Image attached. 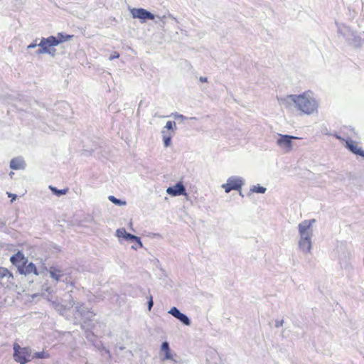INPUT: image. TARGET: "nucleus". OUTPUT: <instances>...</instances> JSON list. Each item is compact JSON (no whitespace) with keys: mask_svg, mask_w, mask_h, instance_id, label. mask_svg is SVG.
Instances as JSON below:
<instances>
[{"mask_svg":"<svg viewBox=\"0 0 364 364\" xmlns=\"http://www.w3.org/2000/svg\"><path fill=\"white\" fill-rule=\"evenodd\" d=\"M280 104L289 107L294 106L299 111L305 114H312L317 111L318 102L311 92H304L301 95H290L281 98Z\"/></svg>","mask_w":364,"mask_h":364,"instance_id":"1","label":"nucleus"},{"mask_svg":"<svg viewBox=\"0 0 364 364\" xmlns=\"http://www.w3.org/2000/svg\"><path fill=\"white\" fill-rule=\"evenodd\" d=\"M338 34L341 35L347 43L353 47H360L363 38L360 33L354 32L350 27L336 23Z\"/></svg>","mask_w":364,"mask_h":364,"instance_id":"2","label":"nucleus"},{"mask_svg":"<svg viewBox=\"0 0 364 364\" xmlns=\"http://www.w3.org/2000/svg\"><path fill=\"white\" fill-rule=\"evenodd\" d=\"M316 222L315 219L305 220L298 225L300 238L311 239L313 235L312 225Z\"/></svg>","mask_w":364,"mask_h":364,"instance_id":"3","label":"nucleus"},{"mask_svg":"<svg viewBox=\"0 0 364 364\" xmlns=\"http://www.w3.org/2000/svg\"><path fill=\"white\" fill-rule=\"evenodd\" d=\"M244 184V181L239 176H231L228 178L226 183L222 185L225 192L228 193L232 190L239 191Z\"/></svg>","mask_w":364,"mask_h":364,"instance_id":"4","label":"nucleus"},{"mask_svg":"<svg viewBox=\"0 0 364 364\" xmlns=\"http://www.w3.org/2000/svg\"><path fill=\"white\" fill-rule=\"evenodd\" d=\"M298 137L288 134H278L277 145L282 149L285 152H289L293 147V139H297Z\"/></svg>","mask_w":364,"mask_h":364,"instance_id":"5","label":"nucleus"},{"mask_svg":"<svg viewBox=\"0 0 364 364\" xmlns=\"http://www.w3.org/2000/svg\"><path fill=\"white\" fill-rule=\"evenodd\" d=\"M130 13L132 18H139L141 23H144L147 20H153L155 18L152 13L143 8H133L130 9Z\"/></svg>","mask_w":364,"mask_h":364,"instance_id":"6","label":"nucleus"},{"mask_svg":"<svg viewBox=\"0 0 364 364\" xmlns=\"http://www.w3.org/2000/svg\"><path fill=\"white\" fill-rule=\"evenodd\" d=\"M31 354V349L28 347L20 349L16 353H14V360L20 364H25L30 361V356Z\"/></svg>","mask_w":364,"mask_h":364,"instance_id":"7","label":"nucleus"},{"mask_svg":"<svg viewBox=\"0 0 364 364\" xmlns=\"http://www.w3.org/2000/svg\"><path fill=\"white\" fill-rule=\"evenodd\" d=\"M168 313L178 319L185 326H190L191 324V319L188 317V316L181 313L176 306L171 308Z\"/></svg>","mask_w":364,"mask_h":364,"instance_id":"8","label":"nucleus"},{"mask_svg":"<svg viewBox=\"0 0 364 364\" xmlns=\"http://www.w3.org/2000/svg\"><path fill=\"white\" fill-rule=\"evenodd\" d=\"M166 193L172 196H186V188L181 181L176 183L173 186L166 189Z\"/></svg>","mask_w":364,"mask_h":364,"instance_id":"9","label":"nucleus"},{"mask_svg":"<svg viewBox=\"0 0 364 364\" xmlns=\"http://www.w3.org/2000/svg\"><path fill=\"white\" fill-rule=\"evenodd\" d=\"M10 261L14 265L17 267L18 271L23 264L28 263V259L20 251L12 255Z\"/></svg>","mask_w":364,"mask_h":364,"instance_id":"10","label":"nucleus"},{"mask_svg":"<svg viewBox=\"0 0 364 364\" xmlns=\"http://www.w3.org/2000/svg\"><path fill=\"white\" fill-rule=\"evenodd\" d=\"M161 354L163 353V356H161V360L162 361H165L166 360H171L176 362V360L173 358V355L171 351L169 343L167 341H164L161 343Z\"/></svg>","mask_w":364,"mask_h":364,"instance_id":"11","label":"nucleus"},{"mask_svg":"<svg viewBox=\"0 0 364 364\" xmlns=\"http://www.w3.org/2000/svg\"><path fill=\"white\" fill-rule=\"evenodd\" d=\"M19 273L21 274H29L33 273L36 275H39L40 272L38 271L36 266L33 262L26 263L23 264L21 269H19Z\"/></svg>","mask_w":364,"mask_h":364,"instance_id":"12","label":"nucleus"},{"mask_svg":"<svg viewBox=\"0 0 364 364\" xmlns=\"http://www.w3.org/2000/svg\"><path fill=\"white\" fill-rule=\"evenodd\" d=\"M75 309L76 311L86 319L90 320L95 315L92 311H90L88 308L85 307L83 304H77Z\"/></svg>","mask_w":364,"mask_h":364,"instance_id":"13","label":"nucleus"},{"mask_svg":"<svg viewBox=\"0 0 364 364\" xmlns=\"http://www.w3.org/2000/svg\"><path fill=\"white\" fill-rule=\"evenodd\" d=\"M346 148L353 154L360 156L364 159V150L361 147H358L352 140L346 141Z\"/></svg>","mask_w":364,"mask_h":364,"instance_id":"14","label":"nucleus"},{"mask_svg":"<svg viewBox=\"0 0 364 364\" xmlns=\"http://www.w3.org/2000/svg\"><path fill=\"white\" fill-rule=\"evenodd\" d=\"M341 249L343 250V251L338 255L339 263L342 268H346L350 258V253L349 251L346 250L345 247L343 248L341 247Z\"/></svg>","mask_w":364,"mask_h":364,"instance_id":"15","label":"nucleus"},{"mask_svg":"<svg viewBox=\"0 0 364 364\" xmlns=\"http://www.w3.org/2000/svg\"><path fill=\"white\" fill-rule=\"evenodd\" d=\"M299 247L304 253H310L312 248L311 239L300 238Z\"/></svg>","mask_w":364,"mask_h":364,"instance_id":"16","label":"nucleus"},{"mask_svg":"<svg viewBox=\"0 0 364 364\" xmlns=\"http://www.w3.org/2000/svg\"><path fill=\"white\" fill-rule=\"evenodd\" d=\"M47 270V268H46ZM50 276L52 279H53L56 282L61 280V277L63 276V271L56 267H50L49 269H48Z\"/></svg>","mask_w":364,"mask_h":364,"instance_id":"17","label":"nucleus"},{"mask_svg":"<svg viewBox=\"0 0 364 364\" xmlns=\"http://www.w3.org/2000/svg\"><path fill=\"white\" fill-rule=\"evenodd\" d=\"M10 168L14 170H21L26 168V163L23 158H14L10 161Z\"/></svg>","mask_w":364,"mask_h":364,"instance_id":"18","label":"nucleus"},{"mask_svg":"<svg viewBox=\"0 0 364 364\" xmlns=\"http://www.w3.org/2000/svg\"><path fill=\"white\" fill-rule=\"evenodd\" d=\"M74 305L75 302L73 300H70L66 305L53 302L55 309L58 311L60 315H64L65 310L72 308Z\"/></svg>","mask_w":364,"mask_h":364,"instance_id":"19","label":"nucleus"},{"mask_svg":"<svg viewBox=\"0 0 364 364\" xmlns=\"http://www.w3.org/2000/svg\"><path fill=\"white\" fill-rule=\"evenodd\" d=\"M116 235L118 237H123L126 240H129L132 239H136V236H135L131 233L127 232V231L124 228L117 229L116 231Z\"/></svg>","mask_w":364,"mask_h":364,"instance_id":"20","label":"nucleus"},{"mask_svg":"<svg viewBox=\"0 0 364 364\" xmlns=\"http://www.w3.org/2000/svg\"><path fill=\"white\" fill-rule=\"evenodd\" d=\"M163 135V141L165 147H168L171 143L172 134L171 132L167 133L164 129L161 131Z\"/></svg>","mask_w":364,"mask_h":364,"instance_id":"21","label":"nucleus"},{"mask_svg":"<svg viewBox=\"0 0 364 364\" xmlns=\"http://www.w3.org/2000/svg\"><path fill=\"white\" fill-rule=\"evenodd\" d=\"M46 42L49 47L56 46L59 45V41H58L56 36H50L48 38H43V42Z\"/></svg>","mask_w":364,"mask_h":364,"instance_id":"22","label":"nucleus"},{"mask_svg":"<svg viewBox=\"0 0 364 364\" xmlns=\"http://www.w3.org/2000/svg\"><path fill=\"white\" fill-rule=\"evenodd\" d=\"M73 36L64 34L63 33H58L56 36L58 41H59V44L65 41L70 40Z\"/></svg>","mask_w":364,"mask_h":364,"instance_id":"23","label":"nucleus"},{"mask_svg":"<svg viewBox=\"0 0 364 364\" xmlns=\"http://www.w3.org/2000/svg\"><path fill=\"white\" fill-rule=\"evenodd\" d=\"M266 191H267L266 188L261 186L259 185L252 186L250 190V191L251 193H264L266 192Z\"/></svg>","mask_w":364,"mask_h":364,"instance_id":"24","label":"nucleus"},{"mask_svg":"<svg viewBox=\"0 0 364 364\" xmlns=\"http://www.w3.org/2000/svg\"><path fill=\"white\" fill-rule=\"evenodd\" d=\"M49 188L51 190V191L53 194H55L58 196L65 195L68 191V189H60H60H58L57 188L53 187L52 186H50Z\"/></svg>","mask_w":364,"mask_h":364,"instance_id":"25","label":"nucleus"},{"mask_svg":"<svg viewBox=\"0 0 364 364\" xmlns=\"http://www.w3.org/2000/svg\"><path fill=\"white\" fill-rule=\"evenodd\" d=\"M41 49H45L46 53L54 55V53H51V50L49 49L48 45L44 41L43 38L41 40L40 43L38 44Z\"/></svg>","mask_w":364,"mask_h":364,"instance_id":"26","label":"nucleus"},{"mask_svg":"<svg viewBox=\"0 0 364 364\" xmlns=\"http://www.w3.org/2000/svg\"><path fill=\"white\" fill-rule=\"evenodd\" d=\"M108 199L112 202L115 205H119V206H122V205H126V201L124 200H121L120 199H118L117 198H115L114 196H109L108 197Z\"/></svg>","mask_w":364,"mask_h":364,"instance_id":"27","label":"nucleus"},{"mask_svg":"<svg viewBox=\"0 0 364 364\" xmlns=\"http://www.w3.org/2000/svg\"><path fill=\"white\" fill-rule=\"evenodd\" d=\"M164 129H166L171 132H174V130L176 129V122L173 121H168L164 127Z\"/></svg>","mask_w":364,"mask_h":364,"instance_id":"28","label":"nucleus"},{"mask_svg":"<svg viewBox=\"0 0 364 364\" xmlns=\"http://www.w3.org/2000/svg\"><path fill=\"white\" fill-rule=\"evenodd\" d=\"M33 358L38 359H45L49 358V354L44 351L36 352L33 354Z\"/></svg>","mask_w":364,"mask_h":364,"instance_id":"29","label":"nucleus"},{"mask_svg":"<svg viewBox=\"0 0 364 364\" xmlns=\"http://www.w3.org/2000/svg\"><path fill=\"white\" fill-rule=\"evenodd\" d=\"M171 117H173L174 119H179V120H181V122H183V120H185V119H188L186 116H184V115H183V114H179V113H177V112H176V113H172V114H171Z\"/></svg>","mask_w":364,"mask_h":364,"instance_id":"30","label":"nucleus"},{"mask_svg":"<svg viewBox=\"0 0 364 364\" xmlns=\"http://www.w3.org/2000/svg\"><path fill=\"white\" fill-rule=\"evenodd\" d=\"M8 276L11 277V273L6 268L0 267V278H4Z\"/></svg>","mask_w":364,"mask_h":364,"instance_id":"31","label":"nucleus"},{"mask_svg":"<svg viewBox=\"0 0 364 364\" xmlns=\"http://www.w3.org/2000/svg\"><path fill=\"white\" fill-rule=\"evenodd\" d=\"M153 305H154L153 298H152V296L150 295L149 298V301H148L149 311H150L151 309V308L153 307Z\"/></svg>","mask_w":364,"mask_h":364,"instance_id":"32","label":"nucleus"},{"mask_svg":"<svg viewBox=\"0 0 364 364\" xmlns=\"http://www.w3.org/2000/svg\"><path fill=\"white\" fill-rule=\"evenodd\" d=\"M283 323H284V320H280V321L277 320L275 321V327L279 328L283 326Z\"/></svg>","mask_w":364,"mask_h":364,"instance_id":"33","label":"nucleus"},{"mask_svg":"<svg viewBox=\"0 0 364 364\" xmlns=\"http://www.w3.org/2000/svg\"><path fill=\"white\" fill-rule=\"evenodd\" d=\"M7 194H8V196H9V198H11V203H13V202H14V200H15L16 199V197H17V196H16V194H13V193H9V192L7 193Z\"/></svg>","mask_w":364,"mask_h":364,"instance_id":"34","label":"nucleus"},{"mask_svg":"<svg viewBox=\"0 0 364 364\" xmlns=\"http://www.w3.org/2000/svg\"><path fill=\"white\" fill-rule=\"evenodd\" d=\"M22 348H21L18 344H14V353H16L17 352H18L20 350V349H22Z\"/></svg>","mask_w":364,"mask_h":364,"instance_id":"35","label":"nucleus"},{"mask_svg":"<svg viewBox=\"0 0 364 364\" xmlns=\"http://www.w3.org/2000/svg\"><path fill=\"white\" fill-rule=\"evenodd\" d=\"M129 241H134L138 243V245L141 247L142 246V243L141 242V239L136 236V239H132V240H129Z\"/></svg>","mask_w":364,"mask_h":364,"instance_id":"36","label":"nucleus"},{"mask_svg":"<svg viewBox=\"0 0 364 364\" xmlns=\"http://www.w3.org/2000/svg\"><path fill=\"white\" fill-rule=\"evenodd\" d=\"M119 57V53H116V52H115L113 55H110V57L109 58V59L110 60H114V59H115V58H118Z\"/></svg>","mask_w":364,"mask_h":364,"instance_id":"37","label":"nucleus"},{"mask_svg":"<svg viewBox=\"0 0 364 364\" xmlns=\"http://www.w3.org/2000/svg\"><path fill=\"white\" fill-rule=\"evenodd\" d=\"M43 290L48 292V294H51L53 291V289L50 287H45L44 286H43Z\"/></svg>","mask_w":364,"mask_h":364,"instance_id":"38","label":"nucleus"},{"mask_svg":"<svg viewBox=\"0 0 364 364\" xmlns=\"http://www.w3.org/2000/svg\"><path fill=\"white\" fill-rule=\"evenodd\" d=\"M36 41H37V40H36ZM38 43H36V42L33 43H31L30 45L28 46L27 48L28 49H31V48H36V46H38Z\"/></svg>","mask_w":364,"mask_h":364,"instance_id":"39","label":"nucleus"},{"mask_svg":"<svg viewBox=\"0 0 364 364\" xmlns=\"http://www.w3.org/2000/svg\"><path fill=\"white\" fill-rule=\"evenodd\" d=\"M36 53L37 55L44 54V53H46V50H45V49H41V48H39V49H38V50L36 51Z\"/></svg>","mask_w":364,"mask_h":364,"instance_id":"40","label":"nucleus"},{"mask_svg":"<svg viewBox=\"0 0 364 364\" xmlns=\"http://www.w3.org/2000/svg\"><path fill=\"white\" fill-rule=\"evenodd\" d=\"M199 80H200L201 82H208V79H207V77H203V76H200V77Z\"/></svg>","mask_w":364,"mask_h":364,"instance_id":"41","label":"nucleus"},{"mask_svg":"<svg viewBox=\"0 0 364 364\" xmlns=\"http://www.w3.org/2000/svg\"><path fill=\"white\" fill-rule=\"evenodd\" d=\"M158 18L160 19V21L162 22L163 24H165V21H164V18H165V16L162 17L158 16Z\"/></svg>","mask_w":364,"mask_h":364,"instance_id":"42","label":"nucleus"},{"mask_svg":"<svg viewBox=\"0 0 364 364\" xmlns=\"http://www.w3.org/2000/svg\"><path fill=\"white\" fill-rule=\"evenodd\" d=\"M190 119H191V120H196V119H197V118H196V117H191V118H190Z\"/></svg>","mask_w":364,"mask_h":364,"instance_id":"43","label":"nucleus"}]
</instances>
